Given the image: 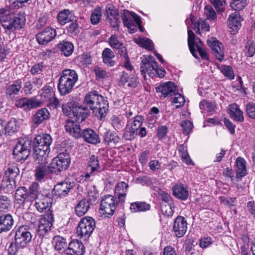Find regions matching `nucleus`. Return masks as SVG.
<instances>
[{"instance_id":"40","label":"nucleus","mask_w":255,"mask_h":255,"mask_svg":"<svg viewBox=\"0 0 255 255\" xmlns=\"http://www.w3.org/2000/svg\"><path fill=\"white\" fill-rule=\"evenodd\" d=\"M104 140L105 143L108 145H109L111 143L117 144L120 141V137L116 132L108 130L104 133Z\"/></svg>"},{"instance_id":"15","label":"nucleus","mask_w":255,"mask_h":255,"mask_svg":"<svg viewBox=\"0 0 255 255\" xmlns=\"http://www.w3.org/2000/svg\"><path fill=\"white\" fill-rule=\"evenodd\" d=\"M207 43L211 47L214 55L219 61H222L224 59L225 54L222 44L216 38L211 37L207 40Z\"/></svg>"},{"instance_id":"4","label":"nucleus","mask_w":255,"mask_h":255,"mask_svg":"<svg viewBox=\"0 0 255 255\" xmlns=\"http://www.w3.org/2000/svg\"><path fill=\"white\" fill-rule=\"evenodd\" d=\"M78 79L77 72L72 69H65L60 73L58 89L61 95L71 92Z\"/></svg>"},{"instance_id":"30","label":"nucleus","mask_w":255,"mask_h":255,"mask_svg":"<svg viewBox=\"0 0 255 255\" xmlns=\"http://www.w3.org/2000/svg\"><path fill=\"white\" fill-rule=\"evenodd\" d=\"M50 118V113L46 108L38 110L33 116V122L34 125L38 126Z\"/></svg>"},{"instance_id":"25","label":"nucleus","mask_w":255,"mask_h":255,"mask_svg":"<svg viewBox=\"0 0 255 255\" xmlns=\"http://www.w3.org/2000/svg\"><path fill=\"white\" fill-rule=\"evenodd\" d=\"M81 137H82L87 142L93 144H96L100 142L99 135L91 128L82 130Z\"/></svg>"},{"instance_id":"10","label":"nucleus","mask_w":255,"mask_h":255,"mask_svg":"<svg viewBox=\"0 0 255 255\" xmlns=\"http://www.w3.org/2000/svg\"><path fill=\"white\" fill-rule=\"evenodd\" d=\"M157 63L154 57L152 56L144 57L140 65V72L142 76L146 79V74L150 77H154L155 69L157 68Z\"/></svg>"},{"instance_id":"47","label":"nucleus","mask_w":255,"mask_h":255,"mask_svg":"<svg viewBox=\"0 0 255 255\" xmlns=\"http://www.w3.org/2000/svg\"><path fill=\"white\" fill-rule=\"evenodd\" d=\"M47 160V158H46ZM47 160H46V162L41 164V165L37 167L35 170V176L37 180L39 181H41L44 178V177L47 173V167L45 165L47 163Z\"/></svg>"},{"instance_id":"45","label":"nucleus","mask_w":255,"mask_h":255,"mask_svg":"<svg viewBox=\"0 0 255 255\" xmlns=\"http://www.w3.org/2000/svg\"><path fill=\"white\" fill-rule=\"evenodd\" d=\"M14 197L18 203H23L25 201H28L26 188L24 187L18 188L15 191Z\"/></svg>"},{"instance_id":"3","label":"nucleus","mask_w":255,"mask_h":255,"mask_svg":"<svg viewBox=\"0 0 255 255\" xmlns=\"http://www.w3.org/2000/svg\"><path fill=\"white\" fill-rule=\"evenodd\" d=\"M0 23L6 33H10L17 29H20L25 23L22 15H15L6 8H0Z\"/></svg>"},{"instance_id":"50","label":"nucleus","mask_w":255,"mask_h":255,"mask_svg":"<svg viewBox=\"0 0 255 255\" xmlns=\"http://www.w3.org/2000/svg\"><path fill=\"white\" fill-rule=\"evenodd\" d=\"M135 42L141 46L144 47L149 50H152L153 49V42L149 38L139 37L138 39H135Z\"/></svg>"},{"instance_id":"49","label":"nucleus","mask_w":255,"mask_h":255,"mask_svg":"<svg viewBox=\"0 0 255 255\" xmlns=\"http://www.w3.org/2000/svg\"><path fill=\"white\" fill-rule=\"evenodd\" d=\"M99 196V193L95 186H94L89 189L88 192L87 197L85 199H87L88 202L92 205L94 203Z\"/></svg>"},{"instance_id":"37","label":"nucleus","mask_w":255,"mask_h":255,"mask_svg":"<svg viewBox=\"0 0 255 255\" xmlns=\"http://www.w3.org/2000/svg\"><path fill=\"white\" fill-rule=\"evenodd\" d=\"M188 44L190 51L194 57L198 58L197 54L195 52V46L196 43H198V41L200 40L199 38H195V34L191 30H188Z\"/></svg>"},{"instance_id":"53","label":"nucleus","mask_w":255,"mask_h":255,"mask_svg":"<svg viewBox=\"0 0 255 255\" xmlns=\"http://www.w3.org/2000/svg\"><path fill=\"white\" fill-rule=\"evenodd\" d=\"M200 108L204 110L207 112H213L215 110L216 104L215 102H209L207 101H202L200 103Z\"/></svg>"},{"instance_id":"54","label":"nucleus","mask_w":255,"mask_h":255,"mask_svg":"<svg viewBox=\"0 0 255 255\" xmlns=\"http://www.w3.org/2000/svg\"><path fill=\"white\" fill-rule=\"evenodd\" d=\"M6 133L9 135L14 133L18 129V126L15 120H10L5 124Z\"/></svg>"},{"instance_id":"12","label":"nucleus","mask_w":255,"mask_h":255,"mask_svg":"<svg viewBox=\"0 0 255 255\" xmlns=\"http://www.w3.org/2000/svg\"><path fill=\"white\" fill-rule=\"evenodd\" d=\"M54 221L53 215L51 212H47L42 216L39 220L37 233L40 236L43 237L51 230Z\"/></svg>"},{"instance_id":"20","label":"nucleus","mask_w":255,"mask_h":255,"mask_svg":"<svg viewBox=\"0 0 255 255\" xmlns=\"http://www.w3.org/2000/svg\"><path fill=\"white\" fill-rule=\"evenodd\" d=\"M155 89L157 93H160L163 96L166 97L172 96L176 93V86L173 82H167L160 85Z\"/></svg>"},{"instance_id":"35","label":"nucleus","mask_w":255,"mask_h":255,"mask_svg":"<svg viewBox=\"0 0 255 255\" xmlns=\"http://www.w3.org/2000/svg\"><path fill=\"white\" fill-rule=\"evenodd\" d=\"M21 83L20 80H16L9 85L6 90V96L10 99L14 98L21 88Z\"/></svg>"},{"instance_id":"62","label":"nucleus","mask_w":255,"mask_h":255,"mask_svg":"<svg viewBox=\"0 0 255 255\" xmlns=\"http://www.w3.org/2000/svg\"><path fill=\"white\" fill-rule=\"evenodd\" d=\"M233 2L231 3L230 6L232 8L236 10H240L243 9L246 4V0H232Z\"/></svg>"},{"instance_id":"13","label":"nucleus","mask_w":255,"mask_h":255,"mask_svg":"<svg viewBox=\"0 0 255 255\" xmlns=\"http://www.w3.org/2000/svg\"><path fill=\"white\" fill-rule=\"evenodd\" d=\"M105 10L107 20L111 26L114 28L118 29L121 21L118 9L114 5L110 3L106 5Z\"/></svg>"},{"instance_id":"34","label":"nucleus","mask_w":255,"mask_h":255,"mask_svg":"<svg viewBox=\"0 0 255 255\" xmlns=\"http://www.w3.org/2000/svg\"><path fill=\"white\" fill-rule=\"evenodd\" d=\"M229 115L234 120L242 122L244 121L243 112L236 104H231L229 107Z\"/></svg>"},{"instance_id":"60","label":"nucleus","mask_w":255,"mask_h":255,"mask_svg":"<svg viewBox=\"0 0 255 255\" xmlns=\"http://www.w3.org/2000/svg\"><path fill=\"white\" fill-rule=\"evenodd\" d=\"M144 118L141 115L136 116L132 122L130 127L132 128L133 129L138 130L143 122Z\"/></svg>"},{"instance_id":"5","label":"nucleus","mask_w":255,"mask_h":255,"mask_svg":"<svg viewBox=\"0 0 255 255\" xmlns=\"http://www.w3.org/2000/svg\"><path fill=\"white\" fill-rule=\"evenodd\" d=\"M32 237L30 229L21 226L15 230L14 242L11 243L10 247L14 244L17 250L23 249L31 241Z\"/></svg>"},{"instance_id":"26","label":"nucleus","mask_w":255,"mask_h":255,"mask_svg":"<svg viewBox=\"0 0 255 255\" xmlns=\"http://www.w3.org/2000/svg\"><path fill=\"white\" fill-rule=\"evenodd\" d=\"M100 169L99 161L98 158L95 155H92L89 158L88 166L86 168V173L84 177L87 179L91 175Z\"/></svg>"},{"instance_id":"11","label":"nucleus","mask_w":255,"mask_h":255,"mask_svg":"<svg viewBox=\"0 0 255 255\" xmlns=\"http://www.w3.org/2000/svg\"><path fill=\"white\" fill-rule=\"evenodd\" d=\"M70 163V160L68 155L61 153L52 160L49 168L53 172L61 171L66 169Z\"/></svg>"},{"instance_id":"61","label":"nucleus","mask_w":255,"mask_h":255,"mask_svg":"<svg viewBox=\"0 0 255 255\" xmlns=\"http://www.w3.org/2000/svg\"><path fill=\"white\" fill-rule=\"evenodd\" d=\"M246 111L249 118L255 120V103H247L246 106Z\"/></svg>"},{"instance_id":"33","label":"nucleus","mask_w":255,"mask_h":255,"mask_svg":"<svg viewBox=\"0 0 255 255\" xmlns=\"http://www.w3.org/2000/svg\"><path fill=\"white\" fill-rule=\"evenodd\" d=\"M108 42L112 48L118 51V54L121 56H122V54L125 55L126 53L127 52L126 47L122 42L119 41L117 35H112L108 39Z\"/></svg>"},{"instance_id":"18","label":"nucleus","mask_w":255,"mask_h":255,"mask_svg":"<svg viewBox=\"0 0 255 255\" xmlns=\"http://www.w3.org/2000/svg\"><path fill=\"white\" fill-rule=\"evenodd\" d=\"M56 36L54 29L48 27L36 35V40L39 44L44 45L52 41Z\"/></svg>"},{"instance_id":"2","label":"nucleus","mask_w":255,"mask_h":255,"mask_svg":"<svg viewBox=\"0 0 255 255\" xmlns=\"http://www.w3.org/2000/svg\"><path fill=\"white\" fill-rule=\"evenodd\" d=\"M84 104L89 107L96 117H104L109 106L105 97L99 95L97 91L89 92L84 98Z\"/></svg>"},{"instance_id":"43","label":"nucleus","mask_w":255,"mask_h":255,"mask_svg":"<svg viewBox=\"0 0 255 255\" xmlns=\"http://www.w3.org/2000/svg\"><path fill=\"white\" fill-rule=\"evenodd\" d=\"M54 96V92L51 86L47 85L42 88L40 94V96L42 98V103L44 101H52Z\"/></svg>"},{"instance_id":"8","label":"nucleus","mask_w":255,"mask_h":255,"mask_svg":"<svg viewBox=\"0 0 255 255\" xmlns=\"http://www.w3.org/2000/svg\"><path fill=\"white\" fill-rule=\"evenodd\" d=\"M122 18L124 25L128 29L129 32L134 33L136 31V24H140V17L134 13L125 9L122 14Z\"/></svg>"},{"instance_id":"46","label":"nucleus","mask_w":255,"mask_h":255,"mask_svg":"<svg viewBox=\"0 0 255 255\" xmlns=\"http://www.w3.org/2000/svg\"><path fill=\"white\" fill-rule=\"evenodd\" d=\"M40 195H42L39 192L38 185L37 183H33L29 189V192L27 193L28 201L35 200Z\"/></svg>"},{"instance_id":"29","label":"nucleus","mask_w":255,"mask_h":255,"mask_svg":"<svg viewBox=\"0 0 255 255\" xmlns=\"http://www.w3.org/2000/svg\"><path fill=\"white\" fill-rule=\"evenodd\" d=\"M228 21L229 28L232 30L233 33H236L241 26V17L239 13L235 12L231 14Z\"/></svg>"},{"instance_id":"51","label":"nucleus","mask_w":255,"mask_h":255,"mask_svg":"<svg viewBox=\"0 0 255 255\" xmlns=\"http://www.w3.org/2000/svg\"><path fill=\"white\" fill-rule=\"evenodd\" d=\"M221 73L230 79H233L235 75L232 68L230 66L223 65L219 68Z\"/></svg>"},{"instance_id":"14","label":"nucleus","mask_w":255,"mask_h":255,"mask_svg":"<svg viewBox=\"0 0 255 255\" xmlns=\"http://www.w3.org/2000/svg\"><path fill=\"white\" fill-rule=\"evenodd\" d=\"M42 105L41 100H37L35 97L30 98H22L16 101L15 105L18 108L25 111H30L40 107Z\"/></svg>"},{"instance_id":"21","label":"nucleus","mask_w":255,"mask_h":255,"mask_svg":"<svg viewBox=\"0 0 255 255\" xmlns=\"http://www.w3.org/2000/svg\"><path fill=\"white\" fill-rule=\"evenodd\" d=\"M89 110L84 106L73 107L72 115L77 123H82L89 115Z\"/></svg>"},{"instance_id":"36","label":"nucleus","mask_w":255,"mask_h":255,"mask_svg":"<svg viewBox=\"0 0 255 255\" xmlns=\"http://www.w3.org/2000/svg\"><path fill=\"white\" fill-rule=\"evenodd\" d=\"M91 204L85 198L80 200L75 207V213L79 216H84L90 208Z\"/></svg>"},{"instance_id":"27","label":"nucleus","mask_w":255,"mask_h":255,"mask_svg":"<svg viewBox=\"0 0 255 255\" xmlns=\"http://www.w3.org/2000/svg\"><path fill=\"white\" fill-rule=\"evenodd\" d=\"M14 224L12 216L9 214L0 216V233L9 231Z\"/></svg>"},{"instance_id":"7","label":"nucleus","mask_w":255,"mask_h":255,"mask_svg":"<svg viewBox=\"0 0 255 255\" xmlns=\"http://www.w3.org/2000/svg\"><path fill=\"white\" fill-rule=\"evenodd\" d=\"M30 147L29 141H26L24 139H20L16 143L13 150V154L15 159L17 161L26 160L30 154Z\"/></svg>"},{"instance_id":"52","label":"nucleus","mask_w":255,"mask_h":255,"mask_svg":"<svg viewBox=\"0 0 255 255\" xmlns=\"http://www.w3.org/2000/svg\"><path fill=\"white\" fill-rule=\"evenodd\" d=\"M138 133V130H134L132 128L127 127L124 134L126 140H131L135 138Z\"/></svg>"},{"instance_id":"23","label":"nucleus","mask_w":255,"mask_h":255,"mask_svg":"<svg viewBox=\"0 0 255 255\" xmlns=\"http://www.w3.org/2000/svg\"><path fill=\"white\" fill-rule=\"evenodd\" d=\"M128 187V184L124 181L117 183L115 189V195L119 203H123L125 202Z\"/></svg>"},{"instance_id":"42","label":"nucleus","mask_w":255,"mask_h":255,"mask_svg":"<svg viewBox=\"0 0 255 255\" xmlns=\"http://www.w3.org/2000/svg\"><path fill=\"white\" fill-rule=\"evenodd\" d=\"M58 47L65 56H70L74 50L73 44L69 41H62L58 44Z\"/></svg>"},{"instance_id":"55","label":"nucleus","mask_w":255,"mask_h":255,"mask_svg":"<svg viewBox=\"0 0 255 255\" xmlns=\"http://www.w3.org/2000/svg\"><path fill=\"white\" fill-rule=\"evenodd\" d=\"M204 12L208 20L214 21L216 19V13L212 6L206 5L204 8Z\"/></svg>"},{"instance_id":"63","label":"nucleus","mask_w":255,"mask_h":255,"mask_svg":"<svg viewBox=\"0 0 255 255\" xmlns=\"http://www.w3.org/2000/svg\"><path fill=\"white\" fill-rule=\"evenodd\" d=\"M181 127L183 128V133L188 134L192 129L193 124L188 120H185L181 123Z\"/></svg>"},{"instance_id":"28","label":"nucleus","mask_w":255,"mask_h":255,"mask_svg":"<svg viewBox=\"0 0 255 255\" xmlns=\"http://www.w3.org/2000/svg\"><path fill=\"white\" fill-rule=\"evenodd\" d=\"M19 173V170L15 163H10L7 164L3 176V178L10 182L11 180L14 182V179Z\"/></svg>"},{"instance_id":"39","label":"nucleus","mask_w":255,"mask_h":255,"mask_svg":"<svg viewBox=\"0 0 255 255\" xmlns=\"http://www.w3.org/2000/svg\"><path fill=\"white\" fill-rule=\"evenodd\" d=\"M236 174L237 178H242L245 176L247 173L246 161L241 157H239L236 160Z\"/></svg>"},{"instance_id":"48","label":"nucleus","mask_w":255,"mask_h":255,"mask_svg":"<svg viewBox=\"0 0 255 255\" xmlns=\"http://www.w3.org/2000/svg\"><path fill=\"white\" fill-rule=\"evenodd\" d=\"M52 243L55 249L60 252L62 251L66 246V240L60 236H54Z\"/></svg>"},{"instance_id":"56","label":"nucleus","mask_w":255,"mask_h":255,"mask_svg":"<svg viewBox=\"0 0 255 255\" xmlns=\"http://www.w3.org/2000/svg\"><path fill=\"white\" fill-rule=\"evenodd\" d=\"M102 10L100 7L95 8L91 16V21L93 24H98L101 20Z\"/></svg>"},{"instance_id":"31","label":"nucleus","mask_w":255,"mask_h":255,"mask_svg":"<svg viewBox=\"0 0 255 255\" xmlns=\"http://www.w3.org/2000/svg\"><path fill=\"white\" fill-rule=\"evenodd\" d=\"M173 195L176 198L185 200L189 196L187 188L182 183L177 184L172 188Z\"/></svg>"},{"instance_id":"59","label":"nucleus","mask_w":255,"mask_h":255,"mask_svg":"<svg viewBox=\"0 0 255 255\" xmlns=\"http://www.w3.org/2000/svg\"><path fill=\"white\" fill-rule=\"evenodd\" d=\"M217 11H223L226 4V0H210Z\"/></svg>"},{"instance_id":"6","label":"nucleus","mask_w":255,"mask_h":255,"mask_svg":"<svg viewBox=\"0 0 255 255\" xmlns=\"http://www.w3.org/2000/svg\"><path fill=\"white\" fill-rule=\"evenodd\" d=\"M95 221L90 217L83 218L77 227L76 234L78 237L87 239L89 238L95 228Z\"/></svg>"},{"instance_id":"9","label":"nucleus","mask_w":255,"mask_h":255,"mask_svg":"<svg viewBox=\"0 0 255 255\" xmlns=\"http://www.w3.org/2000/svg\"><path fill=\"white\" fill-rule=\"evenodd\" d=\"M115 201V197L111 195L104 196L100 202V210L103 215L112 216L114 214L116 206L119 204Z\"/></svg>"},{"instance_id":"17","label":"nucleus","mask_w":255,"mask_h":255,"mask_svg":"<svg viewBox=\"0 0 255 255\" xmlns=\"http://www.w3.org/2000/svg\"><path fill=\"white\" fill-rule=\"evenodd\" d=\"M173 229L176 237H183L187 230V223L186 219L182 216H178L174 220Z\"/></svg>"},{"instance_id":"44","label":"nucleus","mask_w":255,"mask_h":255,"mask_svg":"<svg viewBox=\"0 0 255 255\" xmlns=\"http://www.w3.org/2000/svg\"><path fill=\"white\" fill-rule=\"evenodd\" d=\"M150 205L144 202H135L130 204V209L132 212H145L149 210Z\"/></svg>"},{"instance_id":"58","label":"nucleus","mask_w":255,"mask_h":255,"mask_svg":"<svg viewBox=\"0 0 255 255\" xmlns=\"http://www.w3.org/2000/svg\"><path fill=\"white\" fill-rule=\"evenodd\" d=\"M111 121L113 127L117 130L121 129L124 126V123L121 119L115 115L112 116Z\"/></svg>"},{"instance_id":"22","label":"nucleus","mask_w":255,"mask_h":255,"mask_svg":"<svg viewBox=\"0 0 255 255\" xmlns=\"http://www.w3.org/2000/svg\"><path fill=\"white\" fill-rule=\"evenodd\" d=\"M66 252L70 255H83L85 252L84 246L81 242L74 240L69 243Z\"/></svg>"},{"instance_id":"38","label":"nucleus","mask_w":255,"mask_h":255,"mask_svg":"<svg viewBox=\"0 0 255 255\" xmlns=\"http://www.w3.org/2000/svg\"><path fill=\"white\" fill-rule=\"evenodd\" d=\"M115 54L112 50L109 48L104 49L102 52L103 62L108 66H113L115 62L113 60L115 58Z\"/></svg>"},{"instance_id":"24","label":"nucleus","mask_w":255,"mask_h":255,"mask_svg":"<svg viewBox=\"0 0 255 255\" xmlns=\"http://www.w3.org/2000/svg\"><path fill=\"white\" fill-rule=\"evenodd\" d=\"M65 128L67 132L75 138H80L81 136L82 130L80 125L74 122L73 120H67L65 126Z\"/></svg>"},{"instance_id":"1","label":"nucleus","mask_w":255,"mask_h":255,"mask_svg":"<svg viewBox=\"0 0 255 255\" xmlns=\"http://www.w3.org/2000/svg\"><path fill=\"white\" fill-rule=\"evenodd\" d=\"M52 142V138L49 134L42 133L35 136L33 141V154L37 163L43 164L46 162Z\"/></svg>"},{"instance_id":"57","label":"nucleus","mask_w":255,"mask_h":255,"mask_svg":"<svg viewBox=\"0 0 255 255\" xmlns=\"http://www.w3.org/2000/svg\"><path fill=\"white\" fill-rule=\"evenodd\" d=\"M174 97L171 98L173 103L177 104L176 108H179L183 105L185 102V98L181 94L176 93L173 94Z\"/></svg>"},{"instance_id":"16","label":"nucleus","mask_w":255,"mask_h":255,"mask_svg":"<svg viewBox=\"0 0 255 255\" xmlns=\"http://www.w3.org/2000/svg\"><path fill=\"white\" fill-rule=\"evenodd\" d=\"M74 183L64 181L55 185L53 189V194L60 198L66 196L74 187Z\"/></svg>"},{"instance_id":"32","label":"nucleus","mask_w":255,"mask_h":255,"mask_svg":"<svg viewBox=\"0 0 255 255\" xmlns=\"http://www.w3.org/2000/svg\"><path fill=\"white\" fill-rule=\"evenodd\" d=\"M138 83V81L136 77L132 76L129 77L126 72H123L122 73L120 80V85L123 86L127 85L129 87L135 88Z\"/></svg>"},{"instance_id":"19","label":"nucleus","mask_w":255,"mask_h":255,"mask_svg":"<svg viewBox=\"0 0 255 255\" xmlns=\"http://www.w3.org/2000/svg\"><path fill=\"white\" fill-rule=\"evenodd\" d=\"M35 201L34 207L39 212H50L51 206V199L47 195H40Z\"/></svg>"},{"instance_id":"64","label":"nucleus","mask_w":255,"mask_h":255,"mask_svg":"<svg viewBox=\"0 0 255 255\" xmlns=\"http://www.w3.org/2000/svg\"><path fill=\"white\" fill-rule=\"evenodd\" d=\"M245 53L247 57H251L255 53V46L253 42L248 43L245 49Z\"/></svg>"},{"instance_id":"41","label":"nucleus","mask_w":255,"mask_h":255,"mask_svg":"<svg viewBox=\"0 0 255 255\" xmlns=\"http://www.w3.org/2000/svg\"><path fill=\"white\" fill-rule=\"evenodd\" d=\"M57 18L58 22L61 25H64L73 20L74 17L72 12L68 9H64L58 14Z\"/></svg>"}]
</instances>
